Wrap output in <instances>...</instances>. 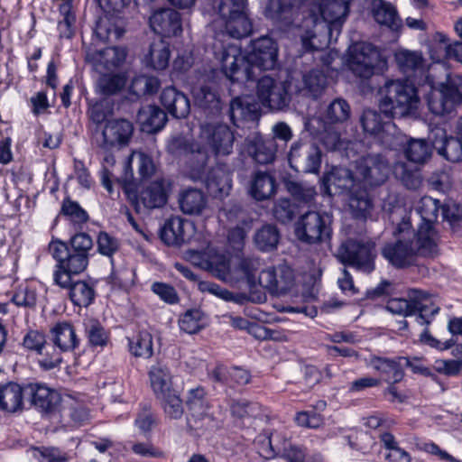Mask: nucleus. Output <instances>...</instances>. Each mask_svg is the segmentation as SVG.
Instances as JSON below:
<instances>
[{
	"instance_id": "f257e3e1",
	"label": "nucleus",
	"mask_w": 462,
	"mask_h": 462,
	"mask_svg": "<svg viewBox=\"0 0 462 462\" xmlns=\"http://www.w3.org/2000/svg\"><path fill=\"white\" fill-rule=\"evenodd\" d=\"M278 48L269 37H260L252 41L246 55L234 45H228L221 51L219 58L224 74L232 82L254 81L257 74L255 69H273L277 64Z\"/></svg>"
},
{
	"instance_id": "f03ea898",
	"label": "nucleus",
	"mask_w": 462,
	"mask_h": 462,
	"mask_svg": "<svg viewBox=\"0 0 462 462\" xmlns=\"http://www.w3.org/2000/svg\"><path fill=\"white\" fill-rule=\"evenodd\" d=\"M429 228L415 231L409 217H403L393 231L396 241L386 244L382 249L383 256L396 268H405L415 263L419 255L433 256L438 244Z\"/></svg>"
},
{
	"instance_id": "7ed1b4c3",
	"label": "nucleus",
	"mask_w": 462,
	"mask_h": 462,
	"mask_svg": "<svg viewBox=\"0 0 462 462\" xmlns=\"http://www.w3.org/2000/svg\"><path fill=\"white\" fill-rule=\"evenodd\" d=\"M349 11L347 0H316L309 16L305 20L307 29L301 37L302 43L307 49L322 50L329 45L334 32L336 37L339 34Z\"/></svg>"
},
{
	"instance_id": "20e7f679",
	"label": "nucleus",
	"mask_w": 462,
	"mask_h": 462,
	"mask_svg": "<svg viewBox=\"0 0 462 462\" xmlns=\"http://www.w3.org/2000/svg\"><path fill=\"white\" fill-rule=\"evenodd\" d=\"M420 104L418 89L408 79H387L378 89V107L387 119L415 116Z\"/></svg>"
},
{
	"instance_id": "39448f33",
	"label": "nucleus",
	"mask_w": 462,
	"mask_h": 462,
	"mask_svg": "<svg viewBox=\"0 0 462 462\" xmlns=\"http://www.w3.org/2000/svg\"><path fill=\"white\" fill-rule=\"evenodd\" d=\"M386 310L393 314L404 317L419 313L416 317L417 322L420 325H429L430 318L435 316L439 307L436 306L430 300V295L423 291L410 289L407 291V298H393L387 301Z\"/></svg>"
},
{
	"instance_id": "423d86ee",
	"label": "nucleus",
	"mask_w": 462,
	"mask_h": 462,
	"mask_svg": "<svg viewBox=\"0 0 462 462\" xmlns=\"http://www.w3.org/2000/svg\"><path fill=\"white\" fill-rule=\"evenodd\" d=\"M49 250L57 262L53 281L60 287H67L72 275L82 273L88 264L84 254L72 252L68 244L62 241H51Z\"/></svg>"
},
{
	"instance_id": "0eeeda50",
	"label": "nucleus",
	"mask_w": 462,
	"mask_h": 462,
	"mask_svg": "<svg viewBox=\"0 0 462 462\" xmlns=\"http://www.w3.org/2000/svg\"><path fill=\"white\" fill-rule=\"evenodd\" d=\"M166 151L172 157L183 161L188 167L197 173L205 169L210 156L205 144L182 134L171 135L168 139Z\"/></svg>"
},
{
	"instance_id": "6e6552de",
	"label": "nucleus",
	"mask_w": 462,
	"mask_h": 462,
	"mask_svg": "<svg viewBox=\"0 0 462 462\" xmlns=\"http://www.w3.org/2000/svg\"><path fill=\"white\" fill-rule=\"evenodd\" d=\"M331 217L317 211H307L295 223L296 237L308 245L326 243L332 236Z\"/></svg>"
},
{
	"instance_id": "1a4fd4ad",
	"label": "nucleus",
	"mask_w": 462,
	"mask_h": 462,
	"mask_svg": "<svg viewBox=\"0 0 462 462\" xmlns=\"http://www.w3.org/2000/svg\"><path fill=\"white\" fill-rule=\"evenodd\" d=\"M217 10L230 37L241 39L251 33L253 25L247 14V0H220Z\"/></svg>"
},
{
	"instance_id": "9d476101",
	"label": "nucleus",
	"mask_w": 462,
	"mask_h": 462,
	"mask_svg": "<svg viewBox=\"0 0 462 462\" xmlns=\"http://www.w3.org/2000/svg\"><path fill=\"white\" fill-rule=\"evenodd\" d=\"M256 96L263 106L271 111H283L291 103L289 86L269 74L256 77Z\"/></svg>"
},
{
	"instance_id": "9b49d317",
	"label": "nucleus",
	"mask_w": 462,
	"mask_h": 462,
	"mask_svg": "<svg viewBox=\"0 0 462 462\" xmlns=\"http://www.w3.org/2000/svg\"><path fill=\"white\" fill-rule=\"evenodd\" d=\"M374 243L348 239L344 242L337 252L341 263L356 270L370 273L374 270L376 253Z\"/></svg>"
},
{
	"instance_id": "f8f14e48",
	"label": "nucleus",
	"mask_w": 462,
	"mask_h": 462,
	"mask_svg": "<svg viewBox=\"0 0 462 462\" xmlns=\"http://www.w3.org/2000/svg\"><path fill=\"white\" fill-rule=\"evenodd\" d=\"M186 404L189 414L187 426L191 430H205L214 427V418L210 406L202 387L190 389L188 393Z\"/></svg>"
},
{
	"instance_id": "ddd939ff",
	"label": "nucleus",
	"mask_w": 462,
	"mask_h": 462,
	"mask_svg": "<svg viewBox=\"0 0 462 462\" xmlns=\"http://www.w3.org/2000/svg\"><path fill=\"white\" fill-rule=\"evenodd\" d=\"M390 166L380 153H369L356 162V177L365 187H377L388 179Z\"/></svg>"
},
{
	"instance_id": "4468645a",
	"label": "nucleus",
	"mask_w": 462,
	"mask_h": 462,
	"mask_svg": "<svg viewBox=\"0 0 462 462\" xmlns=\"http://www.w3.org/2000/svg\"><path fill=\"white\" fill-rule=\"evenodd\" d=\"M199 137L209 145L216 156L229 155L233 151L234 134L225 124L211 121L202 123Z\"/></svg>"
},
{
	"instance_id": "2eb2a0df",
	"label": "nucleus",
	"mask_w": 462,
	"mask_h": 462,
	"mask_svg": "<svg viewBox=\"0 0 462 462\" xmlns=\"http://www.w3.org/2000/svg\"><path fill=\"white\" fill-rule=\"evenodd\" d=\"M322 152L313 142H296L290 150L289 162L298 172L318 173L321 165Z\"/></svg>"
},
{
	"instance_id": "dca6fc26",
	"label": "nucleus",
	"mask_w": 462,
	"mask_h": 462,
	"mask_svg": "<svg viewBox=\"0 0 462 462\" xmlns=\"http://www.w3.org/2000/svg\"><path fill=\"white\" fill-rule=\"evenodd\" d=\"M133 133L134 125L126 119L106 120L103 130L94 135V142L97 146L107 152L116 144H128Z\"/></svg>"
},
{
	"instance_id": "f3484780",
	"label": "nucleus",
	"mask_w": 462,
	"mask_h": 462,
	"mask_svg": "<svg viewBox=\"0 0 462 462\" xmlns=\"http://www.w3.org/2000/svg\"><path fill=\"white\" fill-rule=\"evenodd\" d=\"M379 52L369 43H358L349 51L348 66L352 72L363 79L370 78L378 62Z\"/></svg>"
},
{
	"instance_id": "a211bd4d",
	"label": "nucleus",
	"mask_w": 462,
	"mask_h": 462,
	"mask_svg": "<svg viewBox=\"0 0 462 462\" xmlns=\"http://www.w3.org/2000/svg\"><path fill=\"white\" fill-rule=\"evenodd\" d=\"M258 282L272 295L280 296L287 293L293 286L294 273L286 265L270 267L259 273Z\"/></svg>"
},
{
	"instance_id": "6ab92c4d",
	"label": "nucleus",
	"mask_w": 462,
	"mask_h": 462,
	"mask_svg": "<svg viewBox=\"0 0 462 462\" xmlns=\"http://www.w3.org/2000/svg\"><path fill=\"white\" fill-rule=\"evenodd\" d=\"M150 26L162 37L178 36L182 32L180 13L170 7L155 10L150 17Z\"/></svg>"
},
{
	"instance_id": "aec40b11",
	"label": "nucleus",
	"mask_w": 462,
	"mask_h": 462,
	"mask_svg": "<svg viewBox=\"0 0 462 462\" xmlns=\"http://www.w3.org/2000/svg\"><path fill=\"white\" fill-rule=\"evenodd\" d=\"M192 232L193 226L189 221L180 217H171L161 228L160 237L165 245L180 247L190 239Z\"/></svg>"
},
{
	"instance_id": "412c9836",
	"label": "nucleus",
	"mask_w": 462,
	"mask_h": 462,
	"mask_svg": "<svg viewBox=\"0 0 462 462\" xmlns=\"http://www.w3.org/2000/svg\"><path fill=\"white\" fill-rule=\"evenodd\" d=\"M425 81L430 88V93L427 97L430 111L439 116L452 113L457 104L446 89L439 86V82L435 81L431 74L425 76Z\"/></svg>"
},
{
	"instance_id": "4be33fe9",
	"label": "nucleus",
	"mask_w": 462,
	"mask_h": 462,
	"mask_svg": "<svg viewBox=\"0 0 462 462\" xmlns=\"http://www.w3.org/2000/svg\"><path fill=\"white\" fill-rule=\"evenodd\" d=\"M125 49L108 47L95 52H87L86 60L90 62L95 69L100 73L103 70H113L118 68L125 60Z\"/></svg>"
},
{
	"instance_id": "5701e85b",
	"label": "nucleus",
	"mask_w": 462,
	"mask_h": 462,
	"mask_svg": "<svg viewBox=\"0 0 462 462\" xmlns=\"http://www.w3.org/2000/svg\"><path fill=\"white\" fill-rule=\"evenodd\" d=\"M355 185L352 172L345 168L334 169L321 179L322 191L329 196L344 191L350 193L355 189Z\"/></svg>"
},
{
	"instance_id": "b1692460",
	"label": "nucleus",
	"mask_w": 462,
	"mask_h": 462,
	"mask_svg": "<svg viewBox=\"0 0 462 462\" xmlns=\"http://www.w3.org/2000/svg\"><path fill=\"white\" fill-rule=\"evenodd\" d=\"M259 106L250 97H236L230 102L228 113L231 122L240 126L243 122H254L259 117Z\"/></svg>"
},
{
	"instance_id": "393cba45",
	"label": "nucleus",
	"mask_w": 462,
	"mask_h": 462,
	"mask_svg": "<svg viewBox=\"0 0 462 462\" xmlns=\"http://www.w3.org/2000/svg\"><path fill=\"white\" fill-rule=\"evenodd\" d=\"M160 99L167 112L175 118H185L190 112L189 99L174 87L164 88Z\"/></svg>"
},
{
	"instance_id": "a878e982",
	"label": "nucleus",
	"mask_w": 462,
	"mask_h": 462,
	"mask_svg": "<svg viewBox=\"0 0 462 462\" xmlns=\"http://www.w3.org/2000/svg\"><path fill=\"white\" fill-rule=\"evenodd\" d=\"M247 152L259 164H268L274 161L276 143L273 139H264L254 134L247 139Z\"/></svg>"
},
{
	"instance_id": "bb28decb",
	"label": "nucleus",
	"mask_w": 462,
	"mask_h": 462,
	"mask_svg": "<svg viewBox=\"0 0 462 462\" xmlns=\"http://www.w3.org/2000/svg\"><path fill=\"white\" fill-rule=\"evenodd\" d=\"M305 129L315 135L328 150L340 147V134L332 126L327 125L319 117H313L305 123Z\"/></svg>"
},
{
	"instance_id": "cd10ccee",
	"label": "nucleus",
	"mask_w": 462,
	"mask_h": 462,
	"mask_svg": "<svg viewBox=\"0 0 462 462\" xmlns=\"http://www.w3.org/2000/svg\"><path fill=\"white\" fill-rule=\"evenodd\" d=\"M369 365L380 373L388 383H397L404 376L403 364L400 361V357L390 359L374 356L369 360Z\"/></svg>"
},
{
	"instance_id": "c85d7f7f",
	"label": "nucleus",
	"mask_w": 462,
	"mask_h": 462,
	"mask_svg": "<svg viewBox=\"0 0 462 462\" xmlns=\"http://www.w3.org/2000/svg\"><path fill=\"white\" fill-rule=\"evenodd\" d=\"M371 12L374 21L392 31H398L402 27L396 8L384 0H372Z\"/></svg>"
},
{
	"instance_id": "c756f323",
	"label": "nucleus",
	"mask_w": 462,
	"mask_h": 462,
	"mask_svg": "<svg viewBox=\"0 0 462 462\" xmlns=\"http://www.w3.org/2000/svg\"><path fill=\"white\" fill-rule=\"evenodd\" d=\"M23 408V388L16 383L0 384V410L14 413Z\"/></svg>"
},
{
	"instance_id": "7c9ffc66",
	"label": "nucleus",
	"mask_w": 462,
	"mask_h": 462,
	"mask_svg": "<svg viewBox=\"0 0 462 462\" xmlns=\"http://www.w3.org/2000/svg\"><path fill=\"white\" fill-rule=\"evenodd\" d=\"M27 389L30 391L32 404L43 411H53L60 402V394L45 385L30 383Z\"/></svg>"
},
{
	"instance_id": "2f4dec72",
	"label": "nucleus",
	"mask_w": 462,
	"mask_h": 462,
	"mask_svg": "<svg viewBox=\"0 0 462 462\" xmlns=\"http://www.w3.org/2000/svg\"><path fill=\"white\" fill-rule=\"evenodd\" d=\"M137 121L142 130L149 134L156 133L163 128L167 122L166 113L157 106H142L137 113Z\"/></svg>"
},
{
	"instance_id": "473e14b6",
	"label": "nucleus",
	"mask_w": 462,
	"mask_h": 462,
	"mask_svg": "<svg viewBox=\"0 0 462 462\" xmlns=\"http://www.w3.org/2000/svg\"><path fill=\"white\" fill-rule=\"evenodd\" d=\"M276 189L275 179L270 173L258 171L253 175L249 191L254 199L266 200L276 193Z\"/></svg>"
},
{
	"instance_id": "72a5a7b5",
	"label": "nucleus",
	"mask_w": 462,
	"mask_h": 462,
	"mask_svg": "<svg viewBox=\"0 0 462 462\" xmlns=\"http://www.w3.org/2000/svg\"><path fill=\"white\" fill-rule=\"evenodd\" d=\"M305 0H271L269 13L273 20L290 25L293 23V17L297 8Z\"/></svg>"
},
{
	"instance_id": "f704fd0d",
	"label": "nucleus",
	"mask_w": 462,
	"mask_h": 462,
	"mask_svg": "<svg viewBox=\"0 0 462 462\" xmlns=\"http://www.w3.org/2000/svg\"><path fill=\"white\" fill-rule=\"evenodd\" d=\"M405 158L416 164L426 163L432 155V145L422 138H410L403 145Z\"/></svg>"
},
{
	"instance_id": "c9c22d12",
	"label": "nucleus",
	"mask_w": 462,
	"mask_h": 462,
	"mask_svg": "<svg viewBox=\"0 0 462 462\" xmlns=\"http://www.w3.org/2000/svg\"><path fill=\"white\" fill-rule=\"evenodd\" d=\"M179 204L184 214L200 215L207 207V198L200 189H188L180 194Z\"/></svg>"
},
{
	"instance_id": "e433bc0d",
	"label": "nucleus",
	"mask_w": 462,
	"mask_h": 462,
	"mask_svg": "<svg viewBox=\"0 0 462 462\" xmlns=\"http://www.w3.org/2000/svg\"><path fill=\"white\" fill-rule=\"evenodd\" d=\"M167 199L168 195L162 180L151 182L139 195L140 201L148 209L163 207Z\"/></svg>"
},
{
	"instance_id": "4c0bfd02",
	"label": "nucleus",
	"mask_w": 462,
	"mask_h": 462,
	"mask_svg": "<svg viewBox=\"0 0 462 462\" xmlns=\"http://www.w3.org/2000/svg\"><path fill=\"white\" fill-rule=\"evenodd\" d=\"M52 341L60 351L73 350L79 343L73 326L69 322L56 324L51 330Z\"/></svg>"
},
{
	"instance_id": "58836bf2",
	"label": "nucleus",
	"mask_w": 462,
	"mask_h": 462,
	"mask_svg": "<svg viewBox=\"0 0 462 462\" xmlns=\"http://www.w3.org/2000/svg\"><path fill=\"white\" fill-rule=\"evenodd\" d=\"M152 389L156 398L174 391L170 370L162 364L152 365L149 371Z\"/></svg>"
},
{
	"instance_id": "ea45409f",
	"label": "nucleus",
	"mask_w": 462,
	"mask_h": 462,
	"mask_svg": "<svg viewBox=\"0 0 462 462\" xmlns=\"http://www.w3.org/2000/svg\"><path fill=\"white\" fill-rule=\"evenodd\" d=\"M439 208V200L433 199L430 197L422 198L418 208V212L420 216L422 223L420 225L417 231H420L423 228H429V230L433 233L432 236H434V242L436 244H438V234L433 228L432 224L438 218Z\"/></svg>"
},
{
	"instance_id": "a19ab883",
	"label": "nucleus",
	"mask_w": 462,
	"mask_h": 462,
	"mask_svg": "<svg viewBox=\"0 0 462 462\" xmlns=\"http://www.w3.org/2000/svg\"><path fill=\"white\" fill-rule=\"evenodd\" d=\"M196 102L207 119L217 118L221 115L222 104L215 92L203 87L196 94Z\"/></svg>"
},
{
	"instance_id": "79ce46f5",
	"label": "nucleus",
	"mask_w": 462,
	"mask_h": 462,
	"mask_svg": "<svg viewBox=\"0 0 462 462\" xmlns=\"http://www.w3.org/2000/svg\"><path fill=\"white\" fill-rule=\"evenodd\" d=\"M279 457L287 462H320L319 454L310 457L304 447L291 443L286 439L281 440V447L278 448Z\"/></svg>"
},
{
	"instance_id": "37998d69",
	"label": "nucleus",
	"mask_w": 462,
	"mask_h": 462,
	"mask_svg": "<svg viewBox=\"0 0 462 462\" xmlns=\"http://www.w3.org/2000/svg\"><path fill=\"white\" fill-rule=\"evenodd\" d=\"M64 289L69 290V296L74 305L79 307H88L95 299V289L85 281L72 282Z\"/></svg>"
},
{
	"instance_id": "c03bdc74",
	"label": "nucleus",
	"mask_w": 462,
	"mask_h": 462,
	"mask_svg": "<svg viewBox=\"0 0 462 462\" xmlns=\"http://www.w3.org/2000/svg\"><path fill=\"white\" fill-rule=\"evenodd\" d=\"M206 187L214 197L228 195L231 189V179L228 173L220 168L212 169L207 175Z\"/></svg>"
},
{
	"instance_id": "a18cd8bd",
	"label": "nucleus",
	"mask_w": 462,
	"mask_h": 462,
	"mask_svg": "<svg viewBox=\"0 0 462 462\" xmlns=\"http://www.w3.org/2000/svg\"><path fill=\"white\" fill-rule=\"evenodd\" d=\"M280 240V232L275 225L266 224L257 229L254 235L255 247L262 252L274 250Z\"/></svg>"
},
{
	"instance_id": "49530a36",
	"label": "nucleus",
	"mask_w": 462,
	"mask_h": 462,
	"mask_svg": "<svg viewBox=\"0 0 462 462\" xmlns=\"http://www.w3.org/2000/svg\"><path fill=\"white\" fill-rule=\"evenodd\" d=\"M395 60L399 69L409 76L417 71L422 72L425 76L430 74L422 70L424 60L420 52L402 50L395 53Z\"/></svg>"
},
{
	"instance_id": "de8ad7c7",
	"label": "nucleus",
	"mask_w": 462,
	"mask_h": 462,
	"mask_svg": "<svg viewBox=\"0 0 462 462\" xmlns=\"http://www.w3.org/2000/svg\"><path fill=\"white\" fill-rule=\"evenodd\" d=\"M381 114H383L381 111L377 112L373 109L364 110L360 122L365 133L377 136L393 126L391 119L383 121Z\"/></svg>"
},
{
	"instance_id": "09e8293b",
	"label": "nucleus",
	"mask_w": 462,
	"mask_h": 462,
	"mask_svg": "<svg viewBox=\"0 0 462 462\" xmlns=\"http://www.w3.org/2000/svg\"><path fill=\"white\" fill-rule=\"evenodd\" d=\"M171 51L169 44L160 39L151 43L147 61L154 69H164L169 65Z\"/></svg>"
},
{
	"instance_id": "8fccbe9b",
	"label": "nucleus",
	"mask_w": 462,
	"mask_h": 462,
	"mask_svg": "<svg viewBox=\"0 0 462 462\" xmlns=\"http://www.w3.org/2000/svg\"><path fill=\"white\" fill-rule=\"evenodd\" d=\"M284 187L294 200L305 206H310L317 195L315 187L306 182L285 180Z\"/></svg>"
},
{
	"instance_id": "3c124183",
	"label": "nucleus",
	"mask_w": 462,
	"mask_h": 462,
	"mask_svg": "<svg viewBox=\"0 0 462 462\" xmlns=\"http://www.w3.org/2000/svg\"><path fill=\"white\" fill-rule=\"evenodd\" d=\"M393 175L408 189H418L422 183L420 171L403 162H398L394 164Z\"/></svg>"
},
{
	"instance_id": "603ef678",
	"label": "nucleus",
	"mask_w": 462,
	"mask_h": 462,
	"mask_svg": "<svg viewBox=\"0 0 462 462\" xmlns=\"http://www.w3.org/2000/svg\"><path fill=\"white\" fill-rule=\"evenodd\" d=\"M348 205L355 217H365L373 208L372 199L366 189H354L350 192Z\"/></svg>"
},
{
	"instance_id": "864d4df0",
	"label": "nucleus",
	"mask_w": 462,
	"mask_h": 462,
	"mask_svg": "<svg viewBox=\"0 0 462 462\" xmlns=\"http://www.w3.org/2000/svg\"><path fill=\"white\" fill-rule=\"evenodd\" d=\"M129 348L134 356L150 358L153 354L152 335L146 330L139 331L129 338Z\"/></svg>"
},
{
	"instance_id": "5fc2aeb1",
	"label": "nucleus",
	"mask_w": 462,
	"mask_h": 462,
	"mask_svg": "<svg viewBox=\"0 0 462 462\" xmlns=\"http://www.w3.org/2000/svg\"><path fill=\"white\" fill-rule=\"evenodd\" d=\"M160 81L152 76L139 75L134 77L129 86V91L136 97L152 95L158 91Z\"/></svg>"
},
{
	"instance_id": "6e6d98bb",
	"label": "nucleus",
	"mask_w": 462,
	"mask_h": 462,
	"mask_svg": "<svg viewBox=\"0 0 462 462\" xmlns=\"http://www.w3.org/2000/svg\"><path fill=\"white\" fill-rule=\"evenodd\" d=\"M261 262L258 257H245L238 263V270L245 275L249 293H254L258 282Z\"/></svg>"
},
{
	"instance_id": "4d7b16f0",
	"label": "nucleus",
	"mask_w": 462,
	"mask_h": 462,
	"mask_svg": "<svg viewBox=\"0 0 462 462\" xmlns=\"http://www.w3.org/2000/svg\"><path fill=\"white\" fill-rule=\"evenodd\" d=\"M164 411L167 418L170 420H180L184 413L182 400L174 390L157 398Z\"/></svg>"
},
{
	"instance_id": "13d9d810",
	"label": "nucleus",
	"mask_w": 462,
	"mask_h": 462,
	"mask_svg": "<svg viewBox=\"0 0 462 462\" xmlns=\"http://www.w3.org/2000/svg\"><path fill=\"white\" fill-rule=\"evenodd\" d=\"M300 213V207L289 199H278L273 208V217L282 224H287Z\"/></svg>"
},
{
	"instance_id": "bf43d9fd",
	"label": "nucleus",
	"mask_w": 462,
	"mask_h": 462,
	"mask_svg": "<svg viewBox=\"0 0 462 462\" xmlns=\"http://www.w3.org/2000/svg\"><path fill=\"white\" fill-rule=\"evenodd\" d=\"M180 328L186 333H198L205 327V315L199 309L187 310L180 319Z\"/></svg>"
},
{
	"instance_id": "052dcab7",
	"label": "nucleus",
	"mask_w": 462,
	"mask_h": 462,
	"mask_svg": "<svg viewBox=\"0 0 462 462\" xmlns=\"http://www.w3.org/2000/svg\"><path fill=\"white\" fill-rule=\"evenodd\" d=\"M126 79L120 74H106L102 75L97 80V88L101 94L110 96L120 91L125 85Z\"/></svg>"
},
{
	"instance_id": "680f3d73",
	"label": "nucleus",
	"mask_w": 462,
	"mask_h": 462,
	"mask_svg": "<svg viewBox=\"0 0 462 462\" xmlns=\"http://www.w3.org/2000/svg\"><path fill=\"white\" fill-rule=\"evenodd\" d=\"M350 106L343 98H337L329 104L326 113V118L329 124H340L350 116Z\"/></svg>"
},
{
	"instance_id": "e2e57ef3",
	"label": "nucleus",
	"mask_w": 462,
	"mask_h": 462,
	"mask_svg": "<svg viewBox=\"0 0 462 462\" xmlns=\"http://www.w3.org/2000/svg\"><path fill=\"white\" fill-rule=\"evenodd\" d=\"M305 88L317 97L327 86V77L320 69H312L303 75Z\"/></svg>"
},
{
	"instance_id": "0e129e2a",
	"label": "nucleus",
	"mask_w": 462,
	"mask_h": 462,
	"mask_svg": "<svg viewBox=\"0 0 462 462\" xmlns=\"http://www.w3.org/2000/svg\"><path fill=\"white\" fill-rule=\"evenodd\" d=\"M220 217L237 225H246L249 221L247 211L238 203L226 204L220 209Z\"/></svg>"
},
{
	"instance_id": "69168bd1",
	"label": "nucleus",
	"mask_w": 462,
	"mask_h": 462,
	"mask_svg": "<svg viewBox=\"0 0 462 462\" xmlns=\"http://www.w3.org/2000/svg\"><path fill=\"white\" fill-rule=\"evenodd\" d=\"M454 102L457 105L462 103V76L456 73H448L445 82H439Z\"/></svg>"
},
{
	"instance_id": "338daca9",
	"label": "nucleus",
	"mask_w": 462,
	"mask_h": 462,
	"mask_svg": "<svg viewBox=\"0 0 462 462\" xmlns=\"http://www.w3.org/2000/svg\"><path fill=\"white\" fill-rule=\"evenodd\" d=\"M439 154L448 161L457 162L462 161V140L449 136L444 145L439 146Z\"/></svg>"
},
{
	"instance_id": "774afa93",
	"label": "nucleus",
	"mask_w": 462,
	"mask_h": 462,
	"mask_svg": "<svg viewBox=\"0 0 462 462\" xmlns=\"http://www.w3.org/2000/svg\"><path fill=\"white\" fill-rule=\"evenodd\" d=\"M86 334L92 346H104L108 341V335L97 320H89L86 325Z\"/></svg>"
}]
</instances>
